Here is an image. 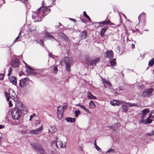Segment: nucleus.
I'll return each instance as SVG.
<instances>
[{"label": "nucleus", "instance_id": "nucleus-1", "mask_svg": "<svg viewBox=\"0 0 154 154\" xmlns=\"http://www.w3.org/2000/svg\"><path fill=\"white\" fill-rule=\"evenodd\" d=\"M17 107L13 109L11 115L14 119L18 120L22 114L25 115L27 113V110L24 105L21 102H18L16 104Z\"/></svg>", "mask_w": 154, "mask_h": 154}, {"label": "nucleus", "instance_id": "nucleus-2", "mask_svg": "<svg viewBox=\"0 0 154 154\" xmlns=\"http://www.w3.org/2000/svg\"><path fill=\"white\" fill-rule=\"evenodd\" d=\"M42 2L43 4L42 5V7L38 9V11L42 7H43L44 3V1H42ZM44 17V15L39 13L38 12H34L32 15V18L34 20V22H40Z\"/></svg>", "mask_w": 154, "mask_h": 154}, {"label": "nucleus", "instance_id": "nucleus-3", "mask_svg": "<svg viewBox=\"0 0 154 154\" xmlns=\"http://www.w3.org/2000/svg\"><path fill=\"white\" fill-rule=\"evenodd\" d=\"M9 93L8 94L7 92H5V94L6 99L8 101H9L10 99V97H11L10 95L11 93H12V94L11 95L12 96V98L15 101H16L17 100V96L16 95L14 91L11 89L9 90Z\"/></svg>", "mask_w": 154, "mask_h": 154}, {"label": "nucleus", "instance_id": "nucleus-4", "mask_svg": "<svg viewBox=\"0 0 154 154\" xmlns=\"http://www.w3.org/2000/svg\"><path fill=\"white\" fill-rule=\"evenodd\" d=\"M63 62L65 64H72L73 62V60L71 57H65L60 61V64L63 65Z\"/></svg>", "mask_w": 154, "mask_h": 154}, {"label": "nucleus", "instance_id": "nucleus-5", "mask_svg": "<svg viewBox=\"0 0 154 154\" xmlns=\"http://www.w3.org/2000/svg\"><path fill=\"white\" fill-rule=\"evenodd\" d=\"M153 88H151L146 89L142 94V96L143 97H148L152 95Z\"/></svg>", "mask_w": 154, "mask_h": 154}, {"label": "nucleus", "instance_id": "nucleus-6", "mask_svg": "<svg viewBox=\"0 0 154 154\" xmlns=\"http://www.w3.org/2000/svg\"><path fill=\"white\" fill-rule=\"evenodd\" d=\"M43 33L44 35V40L46 39L51 40H52V39H55L51 35V33L48 32L46 30H44Z\"/></svg>", "mask_w": 154, "mask_h": 154}, {"label": "nucleus", "instance_id": "nucleus-7", "mask_svg": "<svg viewBox=\"0 0 154 154\" xmlns=\"http://www.w3.org/2000/svg\"><path fill=\"white\" fill-rule=\"evenodd\" d=\"M29 69L31 75L33 76L40 74V72L41 71V69H34L32 68L31 66H29Z\"/></svg>", "mask_w": 154, "mask_h": 154}, {"label": "nucleus", "instance_id": "nucleus-8", "mask_svg": "<svg viewBox=\"0 0 154 154\" xmlns=\"http://www.w3.org/2000/svg\"><path fill=\"white\" fill-rule=\"evenodd\" d=\"M31 145L37 151H41L43 150V149L41 146L39 144L37 143H31Z\"/></svg>", "mask_w": 154, "mask_h": 154}, {"label": "nucleus", "instance_id": "nucleus-9", "mask_svg": "<svg viewBox=\"0 0 154 154\" xmlns=\"http://www.w3.org/2000/svg\"><path fill=\"white\" fill-rule=\"evenodd\" d=\"M63 110L62 106H59L57 107V115L58 117L60 119H61L63 117Z\"/></svg>", "mask_w": 154, "mask_h": 154}, {"label": "nucleus", "instance_id": "nucleus-10", "mask_svg": "<svg viewBox=\"0 0 154 154\" xmlns=\"http://www.w3.org/2000/svg\"><path fill=\"white\" fill-rule=\"evenodd\" d=\"M43 130V127L42 125L36 129L31 130L29 131V134H37L41 133Z\"/></svg>", "mask_w": 154, "mask_h": 154}, {"label": "nucleus", "instance_id": "nucleus-11", "mask_svg": "<svg viewBox=\"0 0 154 154\" xmlns=\"http://www.w3.org/2000/svg\"><path fill=\"white\" fill-rule=\"evenodd\" d=\"M105 57L111 59L113 57L114 53L113 51L111 50L106 51L104 54Z\"/></svg>", "mask_w": 154, "mask_h": 154}, {"label": "nucleus", "instance_id": "nucleus-12", "mask_svg": "<svg viewBox=\"0 0 154 154\" xmlns=\"http://www.w3.org/2000/svg\"><path fill=\"white\" fill-rule=\"evenodd\" d=\"M20 63L19 59L16 57L13 58L12 60V66L14 67H17L19 66Z\"/></svg>", "mask_w": 154, "mask_h": 154}, {"label": "nucleus", "instance_id": "nucleus-13", "mask_svg": "<svg viewBox=\"0 0 154 154\" xmlns=\"http://www.w3.org/2000/svg\"><path fill=\"white\" fill-rule=\"evenodd\" d=\"M27 79L26 78H24L20 80V81L19 85L21 87L26 86L27 84Z\"/></svg>", "mask_w": 154, "mask_h": 154}, {"label": "nucleus", "instance_id": "nucleus-14", "mask_svg": "<svg viewBox=\"0 0 154 154\" xmlns=\"http://www.w3.org/2000/svg\"><path fill=\"white\" fill-rule=\"evenodd\" d=\"M120 126V124L118 123L114 125L109 126L108 128L110 129H112L113 131H116L118 129Z\"/></svg>", "mask_w": 154, "mask_h": 154}, {"label": "nucleus", "instance_id": "nucleus-15", "mask_svg": "<svg viewBox=\"0 0 154 154\" xmlns=\"http://www.w3.org/2000/svg\"><path fill=\"white\" fill-rule=\"evenodd\" d=\"M29 34L32 36H35L37 35V31L35 28L33 29H30L29 31Z\"/></svg>", "mask_w": 154, "mask_h": 154}, {"label": "nucleus", "instance_id": "nucleus-16", "mask_svg": "<svg viewBox=\"0 0 154 154\" xmlns=\"http://www.w3.org/2000/svg\"><path fill=\"white\" fill-rule=\"evenodd\" d=\"M57 131V129L54 126H51L49 129V132L51 134H54Z\"/></svg>", "mask_w": 154, "mask_h": 154}, {"label": "nucleus", "instance_id": "nucleus-17", "mask_svg": "<svg viewBox=\"0 0 154 154\" xmlns=\"http://www.w3.org/2000/svg\"><path fill=\"white\" fill-rule=\"evenodd\" d=\"M75 105L77 106H78L80 107L81 108L83 109L85 112H87V113L91 114V112L89 111L88 109H87L85 106L83 105H80V104H76Z\"/></svg>", "mask_w": 154, "mask_h": 154}, {"label": "nucleus", "instance_id": "nucleus-18", "mask_svg": "<svg viewBox=\"0 0 154 154\" xmlns=\"http://www.w3.org/2000/svg\"><path fill=\"white\" fill-rule=\"evenodd\" d=\"M107 29V28L106 26H104L102 29L100 33V35L101 37H103L104 36V33Z\"/></svg>", "mask_w": 154, "mask_h": 154}, {"label": "nucleus", "instance_id": "nucleus-19", "mask_svg": "<svg viewBox=\"0 0 154 154\" xmlns=\"http://www.w3.org/2000/svg\"><path fill=\"white\" fill-rule=\"evenodd\" d=\"M87 32L86 31H84L81 32L80 34V36L81 39H84L87 36Z\"/></svg>", "mask_w": 154, "mask_h": 154}, {"label": "nucleus", "instance_id": "nucleus-20", "mask_svg": "<svg viewBox=\"0 0 154 154\" xmlns=\"http://www.w3.org/2000/svg\"><path fill=\"white\" fill-rule=\"evenodd\" d=\"M97 23L98 24V25H100V24H109V25H111V23L109 20H105L103 21L100 22H98Z\"/></svg>", "mask_w": 154, "mask_h": 154}, {"label": "nucleus", "instance_id": "nucleus-21", "mask_svg": "<svg viewBox=\"0 0 154 154\" xmlns=\"http://www.w3.org/2000/svg\"><path fill=\"white\" fill-rule=\"evenodd\" d=\"M58 138L56 137V140H55L53 141L51 143V145L52 146H55L57 148H58L59 146H58V142L57 141H58Z\"/></svg>", "mask_w": 154, "mask_h": 154}, {"label": "nucleus", "instance_id": "nucleus-22", "mask_svg": "<svg viewBox=\"0 0 154 154\" xmlns=\"http://www.w3.org/2000/svg\"><path fill=\"white\" fill-rule=\"evenodd\" d=\"M109 63L111 65L113 66H115L117 64L116 59H111L109 61Z\"/></svg>", "mask_w": 154, "mask_h": 154}, {"label": "nucleus", "instance_id": "nucleus-23", "mask_svg": "<svg viewBox=\"0 0 154 154\" xmlns=\"http://www.w3.org/2000/svg\"><path fill=\"white\" fill-rule=\"evenodd\" d=\"M88 95L87 97L88 99L94 100L96 99V97L90 92H88Z\"/></svg>", "mask_w": 154, "mask_h": 154}, {"label": "nucleus", "instance_id": "nucleus-24", "mask_svg": "<svg viewBox=\"0 0 154 154\" xmlns=\"http://www.w3.org/2000/svg\"><path fill=\"white\" fill-rule=\"evenodd\" d=\"M57 141L59 143V146L60 147L62 148H64L66 147V142H65L63 144L62 142L60 140H59Z\"/></svg>", "mask_w": 154, "mask_h": 154}, {"label": "nucleus", "instance_id": "nucleus-25", "mask_svg": "<svg viewBox=\"0 0 154 154\" xmlns=\"http://www.w3.org/2000/svg\"><path fill=\"white\" fill-rule=\"evenodd\" d=\"M11 83L14 85H16L17 84L16 78L15 76H12L10 79Z\"/></svg>", "mask_w": 154, "mask_h": 154}, {"label": "nucleus", "instance_id": "nucleus-26", "mask_svg": "<svg viewBox=\"0 0 154 154\" xmlns=\"http://www.w3.org/2000/svg\"><path fill=\"white\" fill-rule=\"evenodd\" d=\"M85 61L86 63L88 65L90 66L92 65V60H91L89 57H87Z\"/></svg>", "mask_w": 154, "mask_h": 154}, {"label": "nucleus", "instance_id": "nucleus-27", "mask_svg": "<svg viewBox=\"0 0 154 154\" xmlns=\"http://www.w3.org/2000/svg\"><path fill=\"white\" fill-rule=\"evenodd\" d=\"M128 106V105H127L126 103H125V104L122 105V111L123 112H126L128 110V109L127 108V107Z\"/></svg>", "mask_w": 154, "mask_h": 154}, {"label": "nucleus", "instance_id": "nucleus-28", "mask_svg": "<svg viewBox=\"0 0 154 154\" xmlns=\"http://www.w3.org/2000/svg\"><path fill=\"white\" fill-rule=\"evenodd\" d=\"M141 112L142 113V115L143 116H144L149 112V109L148 108H146L142 110Z\"/></svg>", "mask_w": 154, "mask_h": 154}, {"label": "nucleus", "instance_id": "nucleus-29", "mask_svg": "<svg viewBox=\"0 0 154 154\" xmlns=\"http://www.w3.org/2000/svg\"><path fill=\"white\" fill-rule=\"evenodd\" d=\"M50 12V8H48L47 7H45V8L42 10V12L43 14L48 13H47V14Z\"/></svg>", "mask_w": 154, "mask_h": 154}, {"label": "nucleus", "instance_id": "nucleus-30", "mask_svg": "<svg viewBox=\"0 0 154 154\" xmlns=\"http://www.w3.org/2000/svg\"><path fill=\"white\" fill-rule=\"evenodd\" d=\"M89 107L91 108H94L95 107V105L92 100H91L90 101L89 103Z\"/></svg>", "mask_w": 154, "mask_h": 154}, {"label": "nucleus", "instance_id": "nucleus-31", "mask_svg": "<svg viewBox=\"0 0 154 154\" xmlns=\"http://www.w3.org/2000/svg\"><path fill=\"white\" fill-rule=\"evenodd\" d=\"M66 120L68 122H75L74 118H72L70 117H67L66 119Z\"/></svg>", "mask_w": 154, "mask_h": 154}, {"label": "nucleus", "instance_id": "nucleus-32", "mask_svg": "<svg viewBox=\"0 0 154 154\" xmlns=\"http://www.w3.org/2000/svg\"><path fill=\"white\" fill-rule=\"evenodd\" d=\"M151 116L149 114V116L148 118L146 119V120L145 123V124H150L152 122V120L150 119Z\"/></svg>", "mask_w": 154, "mask_h": 154}, {"label": "nucleus", "instance_id": "nucleus-33", "mask_svg": "<svg viewBox=\"0 0 154 154\" xmlns=\"http://www.w3.org/2000/svg\"><path fill=\"white\" fill-rule=\"evenodd\" d=\"M127 104V105L129 107H132V106H136V107H138V105H137L136 103H126Z\"/></svg>", "mask_w": 154, "mask_h": 154}, {"label": "nucleus", "instance_id": "nucleus-34", "mask_svg": "<svg viewBox=\"0 0 154 154\" xmlns=\"http://www.w3.org/2000/svg\"><path fill=\"white\" fill-rule=\"evenodd\" d=\"M35 41L37 43L41 45L42 46H44V41L40 39L39 40H35Z\"/></svg>", "mask_w": 154, "mask_h": 154}, {"label": "nucleus", "instance_id": "nucleus-35", "mask_svg": "<svg viewBox=\"0 0 154 154\" xmlns=\"http://www.w3.org/2000/svg\"><path fill=\"white\" fill-rule=\"evenodd\" d=\"M66 65V69L68 72L71 71V64H65Z\"/></svg>", "mask_w": 154, "mask_h": 154}, {"label": "nucleus", "instance_id": "nucleus-36", "mask_svg": "<svg viewBox=\"0 0 154 154\" xmlns=\"http://www.w3.org/2000/svg\"><path fill=\"white\" fill-rule=\"evenodd\" d=\"M100 60V58H97L94 60H92V65L95 64L98 62Z\"/></svg>", "mask_w": 154, "mask_h": 154}, {"label": "nucleus", "instance_id": "nucleus-37", "mask_svg": "<svg viewBox=\"0 0 154 154\" xmlns=\"http://www.w3.org/2000/svg\"><path fill=\"white\" fill-rule=\"evenodd\" d=\"M103 81L104 82L107 84L109 86L111 87V86L112 85L110 82L109 80L104 79H103Z\"/></svg>", "mask_w": 154, "mask_h": 154}, {"label": "nucleus", "instance_id": "nucleus-38", "mask_svg": "<svg viewBox=\"0 0 154 154\" xmlns=\"http://www.w3.org/2000/svg\"><path fill=\"white\" fill-rule=\"evenodd\" d=\"M80 114V112L79 110H76L75 111V117H77L78 115Z\"/></svg>", "mask_w": 154, "mask_h": 154}, {"label": "nucleus", "instance_id": "nucleus-39", "mask_svg": "<svg viewBox=\"0 0 154 154\" xmlns=\"http://www.w3.org/2000/svg\"><path fill=\"white\" fill-rule=\"evenodd\" d=\"M140 17H143V19H145L146 17V14L144 12H142V14H140V16H139L138 17L139 20L140 19Z\"/></svg>", "mask_w": 154, "mask_h": 154}, {"label": "nucleus", "instance_id": "nucleus-40", "mask_svg": "<svg viewBox=\"0 0 154 154\" xmlns=\"http://www.w3.org/2000/svg\"><path fill=\"white\" fill-rule=\"evenodd\" d=\"M154 63V59H151L149 62V66H152Z\"/></svg>", "mask_w": 154, "mask_h": 154}, {"label": "nucleus", "instance_id": "nucleus-41", "mask_svg": "<svg viewBox=\"0 0 154 154\" xmlns=\"http://www.w3.org/2000/svg\"><path fill=\"white\" fill-rule=\"evenodd\" d=\"M115 152V150L113 149H110L108 150L106 152V153H114Z\"/></svg>", "mask_w": 154, "mask_h": 154}, {"label": "nucleus", "instance_id": "nucleus-42", "mask_svg": "<svg viewBox=\"0 0 154 154\" xmlns=\"http://www.w3.org/2000/svg\"><path fill=\"white\" fill-rule=\"evenodd\" d=\"M53 70L54 73L55 74H56L57 72V66H54L53 68Z\"/></svg>", "mask_w": 154, "mask_h": 154}, {"label": "nucleus", "instance_id": "nucleus-43", "mask_svg": "<svg viewBox=\"0 0 154 154\" xmlns=\"http://www.w3.org/2000/svg\"><path fill=\"white\" fill-rule=\"evenodd\" d=\"M95 146L98 151L100 152L101 151V149L99 146H98L97 145H95Z\"/></svg>", "mask_w": 154, "mask_h": 154}, {"label": "nucleus", "instance_id": "nucleus-44", "mask_svg": "<svg viewBox=\"0 0 154 154\" xmlns=\"http://www.w3.org/2000/svg\"><path fill=\"white\" fill-rule=\"evenodd\" d=\"M152 118H154V110L151 111L150 113L149 114Z\"/></svg>", "mask_w": 154, "mask_h": 154}, {"label": "nucleus", "instance_id": "nucleus-45", "mask_svg": "<svg viewBox=\"0 0 154 154\" xmlns=\"http://www.w3.org/2000/svg\"><path fill=\"white\" fill-rule=\"evenodd\" d=\"M35 114L34 113L33 114L31 115L30 116V118H29V120L31 121L32 119L35 116Z\"/></svg>", "mask_w": 154, "mask_h": 154}, {"label": "nucleus", "instance_id": "nucleus-46", "mask_svg": "<svg viewBox=\"0 0 154 154\" xmlns=\"http://www.w3.org/2000/svg\"><path fill=\"white\" fill-rule=\"evenodd\" d=\"M4 74H0V80H2L4 77Z\"/></svg>", "mask_w": 154, "mask_h": 154}, {"label": "nucleus", "instance_id": "nucleus-47", "mask_svg": "<svg viewBox=\"0 0 154 154\" xmlns=\"http://www.w3.org/2000/svg\"><path fill=\"white\" fill-rule=\"evenodd\" d=\"M49 57H51L53 59H54V57L55 56L54 55H53L51 53H49Z\"/></svg>", "mask_w": 154, "mask_h": 154}, {"label": "nucleus", "instance_id": "nucleus-48", "mask_svg": "<svg viewBox=\"0 0 154 154\" xmlns=\"http://www.w3.org/2000/svg\"><path fill=\"white\" fill-rule=\"evenodd\" d=\"M62 34L64 35L63 38L65 40H67L68 39V37L63 33H62Z\"/></svg>", "mask_w": 154, "mask_h": 154}, {"label": "nucleus", "instance_id": "nucleus-49", "mask_svg": "<svg viewBox=\"0 0 154 154\" xmlns=\"http://www.w3.org/2000/svg\"><path fill=\"white\" fill-rule=\"evenodd\" d=\"M25 5H26L27 7V8H28V9H29L30 8V5L29 4H28V3H27V4H25Z\"/></svg>", "mask_w": 154, "mask_h": 154}, {"label": "nucleus", "instance_id": "nucleus-50", "mask_svg": "<svg viewBox=\"0 0 154 154\" xmlns=\"http://www.w3.org/2000/svg\"><path fill=\"white\" fill-rule=\"evenodd\" d=\"M20 2L26 4L28 0H19Z\"/></svg>", "mask_w": 154, "mask_h": 154}, {"label": "nucleus", "instance_id": "nucleus-51", "mask_svg": "<svg viewBox=\"0 0 154 154\" xmlns=\"http://www.w3.org/2000/svg\"><path fill=\"white\" fill-rule=\"evenodd\" d=\"M67 105H66L63 106H62L63 109V110L64 111V109H66V108H67Z\"/></svg>", "mask_w": 154, "mask_h": 154}, {"label": "nucleus", "instance_id": "nucleus-52", "mask_svg": "<svg viewBox=\"0 0 154 154\" xmlns=\"http://www.w3.org/2000/svg\"><path fill=\"white\" fill-rule=\"evenodd\" d=\"M12 71V69L11 66L10 67L8 70V72L9 73H11Z\"/></svg>", "mask_w": 154, "mask_h": 154}, {"label": "nucleus", "instance_id": "nucleus-53", "mask_svg": "<svg viewBox=\"0 0 154 154\" xmlns=\"http://www.w3.org/2000/svg\"><path fill=\"white\" fill-rule=\"evenodd\" d=\"M19 36H18L17 38H15V40L14 41L13 44L15 42H16L19 38Z\"/></svg>", "mask_w": 154, "mask_h": 154}, {"label": "nucleus", "instance_id": "nucleus-54", "mask_svg": "<svg viewBox=\"0 0 154 154\" xmlns=\"http://www.w3.org/2000/svg\"><path fill=\"white\" fill-rule=\"evenodd\" d=\"M9 106L10 107H11L12 106L13 104H12V103H11V101H9Z\"/></svg>", "mask_w": 154, "mask_h": 154}, {"label": "nucleus", "instance_id": "nucleus-55", "mask_svg": "<svg viewBox=\"0 0 154 154\" xmlns=\"http://www.w3.org/2000/svg\"><path fill=\"white\" fill-rule=\"evenodd\" d=\"M110 103L111 105H113V106H115V103L113 101H111L110 102Z\"/></svg>", "mask_w": 154, "mask_h": 154}, {"label": "nucleus", "instance_id": "nucleus-56", "mask_svg": "<svg viewBox=\"0 0 154 154\" xmlns=\"http://www.w3.org/2000/svg\"><path fill=\"white\" fill-rule=\"evenodd\" d=\"M147 135H154V130L153 131L152 133H148Z\"/></svg>", "mask_w": 154, "mask_h": 154}, {"label": "nucleus", "instance_id": "nucleus-57", "mask_svg": "<svg viewBox=\"0 0 154 154\" xmlns=\"http://www.w3.org/2000/svg\"><path fill=\"white\" fill-rule=\"evenodd\" d=\"M83 15L85 17L86 16H87V15H88L86 12L85 11H84L83 12Z\"/></svg>", "mask_w": 154, "mask_h": 154}, {"label": "nucleus", "instance_id": "nucleus-58", "mask_svg": "<svg viewBox=\"0 0 154 154\" xmlns=\"http://www.w3.org/2000/svg\"><path fill=\"white\" fill-rule=\"evenodd\" d=\"M56 153V152L55 151H51V154H55Z\"/></svg>", "mask_w": 154, "mask_h": 154}, {"label": "nucleus", "instance_id": "nucleus-59", "mask_svg": "<svg viewBox=\"0 0 154 154\" xmlns=\"http://www.w3.org/2000/svg\"><path fill=\"white\" fill-rule=\"evenodd\" d=\"M4 126L2 125H0V129H2L4 128Z\"/></svg>", "mask_w": 154, "mask_h": 154}, {"label": "nucleus", "instance_id": "nucleus-60", "mask_svg": "<svg viewBox=\"0 0 154 154\" xmlns=\"http://www.w3.org/2000/svg\"><path fill=\"white\" fill-rule=\"evenodd\" d=\"M120 105V103L119 102H116L115 103V105L119 106Z\"/></svg>", "mask_w": 154, "mask_h": 154}, {"label": "nucleus", "instance_id": "nucleus-61", "mask_svg": "<svg viewBox=\"0 0 154 154\" xmlns=\"http://www.w3.org/2000/svg\"><path fill=\"white\" fill-rule=\"evenodd\" d=\"M69 20L72 21H73L74 22H75L76 21V20L75 19H72V18H70Z\"/></svg>", "mask_w": 154, "mask_h": 154}, {"label": "nucleus", "instance_id": "nucleus-62", "mask_svg": "<svg viewBox=\"0 0 154 154\" xmlns=\"http://www.w3.org/2000/svg\"><path fill=\"white\" fill-rule=\"evenodd\" d=\"M23 63H24L25 64V65L27 67V68L29 69V66H28L27 64L24 61H23Z\"/></svg>", "mask_w": 154, "mask_h": 154}, {"label": "nucleus", "instance_id": "nucleus-63", "mask_svg": "<svg viewBox=\"0 0 154 154\" xmlns=\"http://www.w3.org/2000/svg\"><path fill=\"white\" fill-rule=\"evenodd\" d=\"M96 140H97V139H96L94 140V146L95 145H97V144H96Z\"/></svg>", "mask_w": 154, "mask_h": 154}, {"label": "nucleus", "instance_id": "nucleus-64", "mask_svg": "<svg viewBox=\"0 0 154 154\" xmlns=\"http://www.w3.org/2000/svg\"><path fill=\"white\" fill-rule=\"evenodd\" d=\"M134 48H135V45L134 44H132V49H134Z\"/></svg>", "mask_w": 154, "mask_h": 154}]
</instances>
